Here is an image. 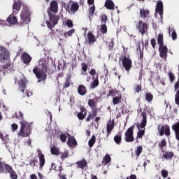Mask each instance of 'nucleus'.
Instances as JSON below:
<instances>
[{
	"label": "nucleus",
	"instance_id": "f257e3e1",
	"mask_svg": "<svg viewBox=\"0 0 179 179\" xmlns=\"http://www.w3.org/2000/svg\"><path fill=\"white\" fill-rule=\"evenodd\" d=\"M13 117L16 118V120H20V129L17 132V136L20 138H27L30 136L31 134V129L30 128V123H27L24 119H23V114L22 112H17Z\"/></svg>",
	"mask_w": 179,
	"mask_h": 179
},
{
	"label": "nucleus",
	"instance_id": "f03ea898",
	"mask_svg": "<svg viewBox=\"0 0 179 179\" xmlns=\"http://www.w3.org/2000/svg\"><path fill=\"white\" fill-rule=\"evenodd\" d=\"M48 68V61L46 59L39 60V67L33 69L34 73L38 79V82H45L47 79V69Z\"/></svg>",
	"mask_w": 179,
	"mask_h": 179
},
{
	"label": "nucleus",
	"instance_id": "7ed1b4c3",
	"mask_svg": "<svg viewBox=\"0 0 179 179\" xmlns=\"http://www.w3.org/2000/svg\"><path fill=\"white\" fill-rule=\"evenodd\" d=\"M149 10L141 9L140 16L141 19H144L143 21L139 20L138 24L136 25V29H138L139 33L141 34H145L148 30V25L146 24V19L149 17Z\"/></svg>",
	"mask_w": 179,
	"mask_h": 179
},
{
	"label": "nucleus",
	"instance_id": "20e7f679",
	"mask_svg": "<svg viewBox=\"0 0 179 179\" xmlns=\"http://www.w3.org/2000/svg\"><path fill=\"white\" fill-rule=\"evenodd\" d=\"M141 116L143 117L141 122V124H137V127L138 128L137 138H142V136L145 135V127H146V124L148 122L146 119V112H143L141 113Z\"/></svg>",
	"mask_w": 179,
	"mask_h": 179
},
{
	"label": "nucleus",
	"instance_id": "39448f33",
	"mask_svg": "<svg viewBox=\"0 0 179 179\" xmlns=\"http://www.w3.org/2000/svg\"><path fill=\"white\" fill-rule=\"evenodd\" d=\"M48 13L49 15V20L46 21V24L48 29L52 30V27H55V25L58 24V20H59V18L57 15L51 13L50 10H48Z\"/></svg>",
	"mask_w": 179,
	"mask_h": 179
},
{
	"label": "nucleus",
	"instance_id": "423d86ee",
	"mask_svg": "<svg viewBox=\"0 0 179 179\" xmlns=\"http://www.w3.org/2000/svg\"><path fill=\"white\" fill-rule=\"evenodd\" d=\"M20 17L21 24H27L30 22V10H29V8L24 7L22 8Z\"/></svg>",
	"mask_w": 179,
	"mask_h": 179
},
{
	"label": "nucleus",
	"instance_id": "0eeeda50",
	"mask_svg": "<svg viewBox=\"0 0 179 179\" xmlns=\"http://www.w3.org/2000/svg\"><path fill=\"white\" fill-rule=\"evenodd\" d=\"M122 61V65L124 68L127 72H129L131 68H132V60L129 58V56H122L120 59Z\"/></svg>",
	"mask_w": 179,
	"mask_h": 179
},
{
	"label": "nucleus",
	"instance_id": "6e6552de",
	"mask_svg": "<svg viewBox=\"0 0 179 179\" xmlns=\"http://www.w3.org/2000/svg\"><path fill=\"white\" fill-rule=\"evenodd\" d=\"M10 57V53L5 47L0 45V61L1 62H5L8 61Z\"/></svg>",
	"mask_w": 179,
	"mask_h": 179
},
{
	"label": "nucleus",
	"instance_id": "1a4fd4ad",
	"mask_svg": "<svg viewBox=\"0 0 179 179\" xmlns=\"http://www.w3.org/2000/svg\"><path fill=\"white\" fill-rule=\"evenodd\" d=\"M134 127H129L125 133L124 141L126 142H134Z\"/></svg>",
	"mask_w": 179,
	"mask_h": 179
},
{
	"label": "nucleus",
	"instance_id": "9d476101",
	"mask_svg": "<svg viewBox=\"0 0 179 179\" xmlns=\"http://www.w3.org/2000/svg\"><path fill=\"white\" fill-rule=\"evenodd\" d=\"M26 83H27V80H26V78L23 76V74L20 75V79L18 81V86L20 87V90L22 93H24V90L26 89Z\"/></svg>",
	"mask_w": 179,
	"mask_h": 179
},
{
	"label": "nucleus",
	"instance_id": "9b49d317",
	"mask_svg": "<svg viewBox=\"0 0 179 179\" xmlns=\"http://www.w3.org/2000/svg\"><path fill=\"white\" fill-rule=\"evenodd\" d=\"M167 46L161 45L159 48V56L161 58H164V59H167V52H168Z\"/></svg>",
	"mask_w": 179,
	"mask_h": 179
},
{
	"label": "nucleus",
	"instance_id": "f8f14e48",
	"mask_svg": "<svg viewBox=\"0 0 179 179\" xmlns=\"http://www.w3.org/2000/svg\"><path fill=\"white\" fill-rule=\"evenodd\" d=\"M155 13H159L161 19H163V2L158 1L156 5Z\"/></svg>",
	"mask_w": 179,
	"mask_h": 179
},
{
	"label": "nucleus",
	"instance_id": "ddd939ff",
	"mask_svg": "<svg viewBox=\"0 0 179 179\" xmlns=\"http://www.w3.org/2000/svg\"><path fill=\"white\" fill-rule=\"evenodd\" d=\"M38 156L39 157L40 162V169H43L44 167V164H45V159L44 158V155L41 152V150H37Z\"/></svg>",
	"mask_w": 179,
	"mask_h": 179
},
{
	"label": "nucleus",
	"instance_id": "4468645a",
	"mask_svg": "<svg viewBox=\"0 0 179 179\" xmlns=\"http://www.w3.org/2000/svg\"><path fill=\"white\" fill-rule=\"evenodd\" d=\"M6 171L9 173L11 179H17V175L16 174V172L12 169V166L6 165Z\"/></svg>",
	"mask_w": 179,
	"mask_h": 179
},
{
	"label": "nucleus",
	"instance_id": "2eb2a0df",
	"mask_svg": "<svg viewBox=\"0 0 179 179\" xmlns=\"http://www.w3.org/2000/svg\"><path fill=\"white\" fill-rule=\"evenodd\" d=\"M172 129L175 132V135H176V138L177 139V141H178V146L179 147V122L175 123L173 126H172Z\"/></svg>",
	"mask_w": 179,
	"mask_h": 179
},
{
	"label": "nucleus",
	"instance_id": "dca6fc26",
	"mask_svg": "<svg viewBox=\"0 0 179 179\" xmlns=\"http://www.w3.org/2000/svg\"><path fill=\"white\" fill-rule=\"evenodd\" d=\"M50 12H52L53 13H58V3L55 1H52L50 3Z\"/></svg>",
	"mask_w": 179,
	"mask_h": 179
},
{
	"label": "nucleus",
	"instance_id": "f3484780",
	"mask_svg": "<svg viewBox=\"0 0 179 179\" xmlns=\"http://www.w3.org/2000/svg\"><path fill=\"white\" fill-rule=\"evenodd\" d=\"M20 8H22V5L19 2H14L13 6V15H17L19 13V10H20Z\"/></svg>",
	"mask_w": 179,
	"mask_h": 179
},
{
	"label": "nucleus",
	"instance_id": "a211bd4d",
	"mask_svg": "<svg viewBox=\"0 0 179 179\" xmlns=\"http://www.w3.org/2000/svg\"><path fill=\"white\" fill-rule=\"evenodd\" d=\"M78 93L80 96H85L86 93H87V90H86V87L83 85H80L78 87Z\"/></svg>",
	"mask_w": 179,
	"mask_h": 179
},
{
	"label": "nucleus",
	"instance_id": "6ab92c4d",
	"mask_svg": "<svg viewBox=\"0 0 179 179\" xmlns=\"http://www.w3.org/2000/svg\"><path fill=\"white\" fill-rule=\"evenodd\" d=\"M7 22L10 24H16L17 23V17L13 13L7 18Z\"/></svg>",
	"mask_w": 179,
	"mask_h": 179
},
{
	"label": "nucleus",
	"instance_id": "aec40b11",
	"mask_svg": "<svg viewBox=\"0 0 179 179\" xmlns=\"http://www.w3.org/2000/svg\"><path fill=\"white\" fill-rule=\"evenodd\" d=\"M67 145L69 146V148H75V146L78 145V143L76 142L75 138L69 137L68 138Z\"/></svg>",
	"mask_w": 179,
	"mask_h": 179
},
{
	"label": "nucleus",
	"instance_id": "412c9836",
	"mask_svg": "<svg viewBox=\"0 0 179 179\" xmlns=\"http://www.w3.org/2000/svg\"><path fill=\"white\" fill-rule=\"evenodd\" d=\"M22 59L24 64H29V62L31 61V57L29 55V54L24 52L23 55H22Z\"/></svg>",
	"mask_w": 179,
	"mask_h": 179
},
{
	"label": "nucleus",
	"instance_id": "4be33fe9",
	"mask_svg": "<svg viewBox=\"0 0 179 179\" xmlns=\"http://www.w3.org/2000/svg\"><path fill=\"white\" fill-rule=\"evenodd\" d=\"M88 38V44H94L96 43V36L92 34V32H89L87 34Z\"/></svg>",
	"mask_w": 179,
	"mask_h": 179
},
{
	"label": "nucleus",
	"instance_id": "5701e85b",
	"mask_svg": "<svg viewBox=\"0 0 179 179\" xmlns=\"http://www.w3.org/2000/svg\"><path fill=\"white\" fill-rule=\"evenodd\" d=\"M52 36V32L49 33L48 35H45L44 36H42L41 38V40L43 43V44H45L46 43H48L50 41V37Z\"/></svg>",
	"mask_w": 179,
	"mask_h": 179
},
{
	"label": "nucleus",
	"instance_id": "b1692460",
	"mask_svg": "<svg viewBox=\"0 0 179 179\" xmlns=\"http://www.w3.org/2000/svg\"><path fill=\"white\" fill-rule=\"evenodd\" d=\"M93 82L90 83V89H96L97 86H99V78H96L94 79V77H92Z\"/></svg>",
	"mask_w": 179,
	"mask_h": 179
},
{
	"label": "nucleus",
	"instance_id": "393cba45",
	"mask_svg": "<svg viewBox=\"0 0 179 179\" xmlns=\"http://www.w3.org/2000/svg\"><path fill=\"white\" fill-rule=\"evenodd\" d=\"M105 6L106 8L113 10V9H114V2L111 0H106L105 2Z\"/></svg>",
	"mask_w": 179,
	"mask_h": 179
},
{
	"label": "nucleus",
	"instance_id": "a878e982",
	"mask_svg": "<svg viewBox=\"0 0 179 179\" xmlns=\"http://www.w3.org/2000/svg\"><path fill=\"white\" fill-rule=\"evenodd\" d=\"M113 129H114V122H109L106 125V131L108 135H110V134H111V131H113Z\"/></svg>",
	"mask_w": 179,
	"mask_h": 179
},
{
	"label": "nucleus",
	"instance_id": "bb28decb",
	"mask_svg": "<svg viewBox=\"0 0 179 179\" xmlns=\"http://www.w3.org/2000/svg\"><path fill=\"white\" fill-rule=\"evenodd\" d=\"M79 10V4L78 3H73L71 6V13H75Z\"/></svg>",
	"mask_w": 179,
	"mask_h": 179
},
{
	"label": "nucleus",
	"instance_id": "cd10ccee",
	"mask_svg": "<svg viewBox=\"0 0 179 179\" xmlns=\"http://www.w3.org/2000/svg\"><path fill=\"white\" fill-rule=\"evenodd\" d=\"M77 166L80 169H85L87 166V162L85 159L77 162Z\"/></svg>",
	"mask_w": 179,
	"mask_h": 179
},
{
	"label": "nucleus",
	"instance_id": "c85d7f7f",
	"mask_svg": "<svg viewBox=\"0 0 179 179\" xmlns=\"http://www.w3.org/2000/svg\"><path fill=\"white\" fill-rule=\"evenodd\" d=\"M163 157L166 159H170L172 157H174V153L173 152H165L163 155Z\"/></svg>",
	"mask_w": 179,
	"mask_h": 179
},
{
	"label": "nucleus",
	"instance_id": "c756f323",
	"mask_svg": "<svg viewBox=\"0 0 179 179\" xmlns=\"http://www.w3.org/2000/svg\"><path fill=\"white\" fill-rule=\"evenodd\" d=\"M142 150H143V148L142 146H138L135 150V153L136 155V160L139 159V156H141V153H142Z\"/></svg>",
	"mask_w": 179,
	"mask_h": 179
},
{
	"label": "nucleus",
	"instance_id": "7c9ffc66",
	"mask_svg": "<svg viewBox=\"0 0 179 179\" xmlns=\"http://www.w3.org/2000/svg\"><path fill=\"white\" fill-rule=\"evenodd\" d=\"M158 131L159 132L160 136H163V135H164V132L166 131V126L159 124L158 127Z\"/></svg>",
	"mask_w": 179,
	"mask_h": 179
},
{
	"label": "nucleus",
	"instance_id": "2f4dec72",
	"mask_svg": "<svg viewBox=\"0 0 179 179\" xmlns=\"http://www.w3.org/2000/svg\"><path fill=\"white\" fill-rule=\"evenodd\" d=\"M157 43L159 45V47H162V45H164L163 42V34H159L157 37Z\"/></svg>",
	"mask_w": 179,
	"mask_h": 179
},
{
	"label": "nucleus",
	"instance_id": "473e14b6",
	"mask_svg": "<svg viewBox=\"0 0 179 179\" xmlns=\"http://www.w3.org/2000/svg\"><path fill=\"white\" fill-rule=\"evenodd\" d=\"M94 143H96V136H92V138L88 142L90 148H93V145H94Z\"/></svg>",
	"mask_w": 179,
	"mask_h": 179
},
{
	"label": "nucleus",
	"instance_id": "72a5a7b5",
	"mask_svg": "<svg viewBox=\"0 0 179 179\" xmlns=\"http://www.w3.org/2000/svg\"><path fill=\"white\" fill-rule=\"evenodd\" d=\"M110 162H111V157H110V155H106L104 157H103V164H108V163H110Z\"/></svg>",
	"mask_w": 179,
	"mask_h": 179
},
{
	"label": "nucleus",
	"instance_id": "f704fd0d",
	"mask_svg": "<svg viewBox=\"0 0 179 179\" xmlns=\"http://www.w3.org/2000/svg\"><path fill=\"white\" fill-rule=\"evenodd\" d=\"M6 166H8V165L4 164L1 162H0V174H1V173H6Z\"/></svg>",
	"mask_w": 179,
	"mask_h": 179
},
{
	"label": "nucleus",
	"instance_id": "c9c22d12",
	"mask_svg": "<svg viewBox=\"0 0 179 179\" xmlns=\"http://www.w3.org/2000/svg\"><path fill=\"white\" fill-rule=\"evenodd\" d=\"M78 117L79 120H84L85 117H86V112L82 110L79 113H78Z\"/></svg>",
	"mask_w": 179,
	"mask_h": 179
},
{
	"label": "nucleus",
	"instance_id": "e433bc0d",
	"mask_svg": "<svg viewBox=\"0 0 179 179\" xmlns=\"http://www.w3.org/2000/svg\"><path fill=\"white\" fill-rule=\"evenodd\" d=\"M145 100L148 103H150V101H152V100H153V95H152L151 94L147 93L145 94Z\"/></svg>",
	"mask_w": 179,
	"mask_h": 179
},
{
	"label": "nucleus",
	"instance_id": "4c0bfd02",
	"mask_svg": "<svg viewBox=\"0 0 179 179\" xmlns=\"http://www.w3.org/2000/svg\"><path fill=\"white\" fill-rule=\"evenodd\" d=\"M50 152H51L52 155H59V150L58 148H57V147H52L50 149Z\"/></svg>",
	"mask_w": 179,
	"mask_h": 179
},
{
	"label": "nucleus",
	"instance_id": "58836bf2",
	"mask_svg": "<svg viewBox=\"0 0 179 179\" xmlns=\"http://www.w3.org/2000/svg\"><path fill=\"white\" fill-rule=\"evenodd\" d=\"M120 100H121V98L120 96L113 97V105L115 106L120 103Z\"/></svg>",
	"mask_w": 179,
	"mask_h": 179
},
{
	"label": "nucleus",
	"instance_id": "ea45409f",
	"mask_svg": "<svg viewBox=\"0 0 179 179\" xmlns=\"http://www.w3.org/2000/svg\"><path fill=\"white\" fill-rule=\"evenodd\" d=\"M88 106H90V107H91L92 108H94V107H96V103L94 102V100L89 99Z\"/></svg>",
	"mask_w": 179,
	"mask_h": 179
},
{
	"label": "nucleus",
	"instance_id": "a19ab883",
	"mask_svg": "<svg viewBox=\"0 0 179 179\" xmlns=\"http://www.w3.org/2000/svg\"><path fill=\"white\" fill-rule=\"evenodd\" d=\"M175 103L178 106H179V90L176 92V94H175Z\"/></svg>",
	"mask_w": 179,
	"mask_h": 179
},
{
	"label": "nucleus",
	"instance_id": "79ce46f5",
	"mask_svg": "<svg viewBox=\"0 0 179 179\" xmlns=\"http://www.w3.org/2000/svg\"><path fill=\"white\" fill-rule=\"evenodd\" d=\"M114 141L115 142V143H117V145L120 144V142H121V136L120 135H117L114 137Z\"/></svg>",
	"mask_w": 179,
	"mask_h": 179
},
{
	"label": "nucleus",
	"instance_id": "37998d69",
	"mask_svg": "<svg viewBox=\"0 0 179 179\" xmlns=\"http://www.w3.org/2000/svg\"><path fill=\"white\" fill-rule=\"evenodd\" d=\"M101 33H107V26L105 24H102L101 27Z\"/></svg>",
	"mask_w": 179,
	"mask_h": 179
},
{
	"label": "nucleus",
	"instance_id": "c03bdc74",
	"mask_svg": "<svg viewBox=\"0 0 179 179\" xmlns=\"http://www.w3.org/2000/svg\"><path fill=\"white\" fill-rule=\"evenodd\" d=\"M95 10L96 7L94 6V5L92 6L90 8V15H92V16H93V15H94Z\"/></svg>",
	"mask_w": 179,
	"mask_h": 179
},
{
	"label": "nucleus",
	"instance_id": "a18cd8bd",
	"mask_svg": "<svg viewBox=\"0 0 179 179\" xmlns=\"http://www.w3.org/2000/svg\"><path fill=\"white\" fill-rule=\"evenodd\" d=\"M161 174L164 178H167V176H169V172L166 170H162L161 171Z\"/></svg>",
	"mask_w": 179,
	"mask_h": 179
},
{
	"label": "nucleus",
	"instance_id": "49530a36",
	"mask_svg": "<svg viewBox=\"0 0 179 179\" xmlns=\"http://www.w3.org/2000/svg\"><path fill=\"white\" fill-rule=\"evenodd\" d=\"M17 128H19L17 124H16L15 123L11 124V131H12V132H15V131H17Z\"/></svg>",
	"mask_w": 179,
	"mask_h": 179
},
{
	"label": "nucleus",
	"instance_id": "de8ad7c7",
	"mask_svg": "<svg viewBox=\"0 0 179 179\" xmlns=\"http://www.w3.org/2000/svg\"><path fill=\"white\" fill-rule=\"evenodd\" d=\"M166 136H170V127L166 126L165 131L164 133Z\"/></svg>",
	"mask_w": 179,
	"mask_h": 179
},
{
	"label": "nucleus",
	"instance_id": "09e8293b",
	"mask_svg": "<svg viewBox=\"0 0 179 179\" xmlns=\"http://www.w3.org/2000/svg\"><path fill=\"white\" fill-rule=\"evenodd\" d=\"M66 24L68 27H73V24L72 23V20H68L66 21Z\"/></svg>",
	"mask_w": 179,
	"mask_h": 179
},
{
	"label": "nucleus",
	"instance_id": "8fccbe9b",
	"mask_svg": "<svg viewBox=\"0 0 179 179\" xmlns=\"http://www.w3.org/2000/svg\"><path fill=\"white\" fill-rule=\"evenodd\" d=\"M171 37L173 41L177 40V32H176V30H174V29L171 34Z\"/></svg>",
	"mask_w": 179,
	"mask_h": 179
},
{
	"label": "nucleus",
	"instance_id": "3c124183",
	"mask_svg": "<svg viewBox=\"0 0 179 179\" xmlns=\"http://www.w3.org/2000/svg\"><path fill=\"white\" fill-rule=\"evenodd\" d=\"M141 90H142V87L139 85H136L135 92H136V93H139V92H141Z\"/></svg>",
	"mask_w": 179,
	"mask_h": 179
},
{
	"label": "nucleus",
	"instance_id": "603ef678",
	"mask_svg": "<svg viewBox=\"0 0 179 179\" xmlns=\"http://www.w3.org/2000/svg\"><path fill=\"white\" fill-rule=\"evenodd\" d=\"M169 79L171 80V82H173L174 81V74H173V73L169 72Z\"/></svg>",
	"mask_w": 179,
	"mask_h": 179
},
{
	"label": "nucleus",
	"instance_id": "864d4df0",
	"mask_svg": "<svg viewBox=\"0 0 179 179\" xmlns=\"http://www.w3.org/2000/svg\"><path fill=\"white\" fill-rule=\"evenodd\" d=\"M106 22H107V16L103 15L101 19L102 24H106Z\"/></svg>",
	"mask_w": 179,
	"mask_h": 179
},
{
	"label": "nucleus",
	"instance_id": "5fc2aeb1",
	"mask_svg": "<svg viewBox=\"0 0 179 179\" xmlns=\"http://www.w3.org/2000/svg\"><path fill=\"white\" fill-rule=\"evenodd\" d=\"M60 140L62 141V142H66V136H65L64 134H61Z\"/></svg>",
	"mask_w": 179,
	"mask_h": 179
},
{
	"label": "nucleus",
	"instance_id": "6e6d98bb",
	"mask_svg": "<svg viewBox=\"0 0 179 179\" xmlns=\"http://www.w3.org/2000/svg\"><path fill=\"white\" fill-rule=\"evenodd\" d=\"M166 140L163 139L160 143H159V146L160 148H163L164 146H166Z\"/></svg>",
	"mask_w": 179,
	"mask_h": 179
},
{
	"label": "nucleus",
	"instance_id": "4d7b16f0",
	"mask_svg": "<svg viewBox=\"0 0 179 179\" xmlns=\"http://www.w3.org/2000/svg\"><path fill=\"white\" fill-rule=\"evenodd\" d=\"M0 138H1L2 141L5 142V143H8L9 142V138L8 137H4L3 138H2V135L0 134Z\"/></svg>",
	"mask_w": 179,
	"mask_h": 179
},
{
	"label": "nucleus",
	"instance_id": "13d9d810",
	"mask_svg": "<svg viewBox=\"0 0 179 179\" xmlns=\"http://www.w3.org/2000/svg\"><path fill=\"white\" fill-rule=\"evenodd\" d=\"M82 70L84 72H86V71H87V65L86 64H82Z\"/></svg>",
	"mask_w": 179,
	"mask_h": 179
},
{
	"label": "nucleus",
	"instance_id": "bf43d9fd",
	"mask_svg": "<svg viewBox=\"0 0 179 179\" xmlns=\"http://www.w3.org/2000/svg\"><path fill=\"white\" fill-rule=\"evenodd\" d=\"M66 157H68V151H65L61 156V159H62V160H64V159H66Z\"/></svg>",
	"mask_w": 179,
	"mask_h": 179
},
{
	"label": "nucleus",
	"instance_id": "052dcab7",
	"mask_svg": "<svg viewBox=\"0 0 179 179\" xmlns=\"http://www.w3.org/2000/svg\"><path fill=\"white\" fill-rule=\"evenodd\" d=\"M151 45H152L153 48H156V39H152L151 40Z\"/></svg>",
	"mask_w": 179,
	"mask_h": 179
},
{
	"label": "nucleus",
	"instance_id": "680f3d73",
	"mask_svg": "<svg viewBox=\"0 0 179 179\" xmlns=\"http://www.w3.org/2000/svg\"><path fill=\"white\" fill-rule=\"evenodd\" d=\"M70 86V83H69V80H66L64 85V89H66V87H69Z\"/></svg>",
	"mask_w": 179,
	"mask_h": 179
},
{
	"label": "nucleus",
	"instance_id": "e2e57ef3",
	"mask_svg": "<svg viewBox=\"0 0 179 179\" xmlns=\"http://www.w3.org/2000/svg\"><path fill=\"white\" fill-rule=\"evenodd\" d=\"M94 117V115L90 114L88 115V117L86 119V121H87V122H89V121H90L91 120H92V118Z\"/></svg>",
	"mask_w": 179,
	"mask_h": 179
},
{
	"label": "nucleus",
	"instance_id": "0e129e2a",
	"mask_svg": "<svg viewBox=\"0 0 179 179\" xmlns=\"http://www.w3.org/2000/svg\"><path fill=\"white\" fill-rule=\"evenodd\" d=\"M74 33H75V29H71L67 32V34L69 37H71V36H72V34H73Z\"/></svg>",
	"mask_w": 179,
	"mask_h": 179
},
{
	"label": "nucleus",
	"instance_id": "69168bd1",
	"mask_svg": "<svg viewBox=\"0 0 179 179\" xmlns=\"http://www.w3.org/2000/svg\"><path fill=\"white\" fill-rule=\"evenodd\" d=\"M90 73L93 76V78H94V75H96V70H94V69H91Z\"/></svg>",
	"mask_w": 179,
	"mask_h": 179
},
{
	"label": "nucleus",
	"instance_id": "338daca9",
	"mask_svg": "<svg viewBox=\"0 0 179 179\" xmlns=\"http://www.w3.org/2000/svg\"><path fill=\"white\" fill-rule=\"evenodd\" d=\"M114 46V39H110V42L109 44V48H113V47Z\"/></svg>",
	"mask_w": 179,
	"mask_h": 179
},
{
	"label": "nucleus",
	"instance_id": "774afa93",
	"mask_svg": "<svg viewBox=\"0 0 179 179\" xmlns=\"http://www.w3.org/2000/svg\"><path fill=\"white\" fill-rule=\"evenodd\" d=\"M179 88L178 81L175 84V90H177Z\"/></svg>",
	"mask_w": 179,
	"mask_h": 179
}]
</instances>
